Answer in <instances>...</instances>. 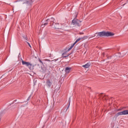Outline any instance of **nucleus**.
Here are the masks:
<instances>
[{"instance_id":"nucleus-5","label":"nucleus","mask_w":128,"mask_h":128,"mask_svg":"<svg viewBox=\"0 0 128 128\" xmlns=\"http://www.w3.org/2000/svg\"><path fill=\"white\" fill-rule=\"evenodd\" d=\"M126 114H128V110H126L122 112H119L116 114V116H124Z\"/></svg>"},{"instance_id":"nucleus-14","label":"nucleus","mask_w":128,"mask_h":128,"mask_svg":"<svg viewBox=\"0 0 128 128\" xmlns=\"http://www.w3.org/2000/svg\"><path fill=\"white\" fill-rule=\"evenodd\" d=\"M102 100H108V96H104L103 98H102Z\"/></svg>"},{"instance_id":"nucleus-18","label":"nucleus","mask_w":128,"mask_h":128,"mask_svg":"<svg viewBox=\"0 0 128 128\" xmlns=\"http://www.w3.org/2000/svg\"><path fill=\"white\" fill-rule=\"evenodd\" d=\"M104 54H106V53L104 52L102 53V55L103 56H104Z\"/></svg>"},{"instance_id":"nucleus-10","label":"nucleus","mask_w":128,"mask_h":128,"mask_svg":"<svg viewBox=\"0 0 128 128\" xmlns=\"http://www.w3.org/2000/svg\"><path fill=\"white\" fill-rule=\"evenodd\" d=\"M70 70H72V68L66 67L65 68V72L66 74H70Z\"/></svg>"},{"instance_id":"nucleus-2","label":"nucleus","mask_w":128,"mask_h":128,"mask_svg":"<svg viewBox=\"0 0 128 128\" xmlns=\"http://www.w3.org/2000/svg\"><path fill=\"white\" fill-rule=\"evenodd\" d=\"M86 38H88V36H84L83 38H78V39H77L76 41L73 44H72L68 50V52H70V50L74 46L76 45V42H80V40H86Z\"/></svg>"},{"instance_id":"nucleus-23","label":"nucleus","mask_w":128,"mask_h":128,"mask_svg":"<svg viewBox=\"0 0 128 128\" xmlns=\"http://www.w3.org/2000/svg\"><path fill=\"white\" fill-rule=\"evenodd\" d=\"M118 110H120V109H118Z\"/></svg>"},{"instance_id":"nucleus-7","label":"nucleus","mask_w":128,"mask_h":128,"mask_svg":"<svg viewBox=\"0 0 128 128\" xmlns=\"http://www.w3.org/2000/svg\"><path fill=\"white\" fill-rule=\"evenodd\" d=\"M46 84L48 88H50V86H52V83L50 79H48L46 81Z\"/></svg>"},{"instance_id":"nucleus-21","label":"nucleus","mask_w":128,"mask_h":128,"mask_svg":"<svg viewBox=\"0 0 128 128\" xmlns=\"http://www.w3.org/2000/svg\"><path fill=\"white\" fill-rule=\"evenodd\" d=\"M24 40H28V38H24Z\"/></svg>"},{"instance_id":"nucleus-22","label":"nucleus","mask_w":128,"mask_h":128,"mask_svg":"<svg viewBox=\"0 0 128 128\" xmlns=\"http://www.w3.org/2000/svg\"><path fill=\"white\" fill-rule=\"evenodd\" d=\"M80 34H84V33H80Z\"/></svg>"},{"instance_id":"nucleus-19","label":"nucleus","mask_w":128,"mask_h":128,"mask_svg":"<svg viewBox=\"0 0 128 128\" xmlns=\"http://www.w3.org/2000/svg\"><path fill=\"white\" fill-rule=\"evenodd\" d=\"M56 60H58V59H56L52 60V62H56Z\"/></svg>"},{"instance_id":"nucleus-15","label":"nucleus","mask_w":128,"mask_h":128,"mask_svg":"<svg viewBox=\"0 0 128 128\" xmlns=\"http://www.w3.org/2000/svg\"><path fill=\"white\" fill-rule=\"evenodd\" d=\"M62 56H64V58H68V56H70V54H68L66 56V55L64 56V54H63Z\"/></svg>"},{"instance_id":"nucleus-8","label":"nucleus","mask_w":128,"mask_h":128,"mask_svg":"<svg viewBox=\"0 0 128 128\" xmlns=\"http://www.w3.org/2000/svg\"><path fill=\"white\" fill-rule=\"evenodd\" d=\"M48 22H50V26H54V18H48Z\"/></svg>"},{"instance_id":"nucleus-1","label":"nucleus","mask_w":128,"mask_h":128,"mask_svg":"<svg viewBox=\"0 0 128 128\" xmlns=\"http://www.w3.org/2000/svg\"><path fill=\"white\" fill-rule=\"evenodd\" d=\"M99 36L100 38L102 36H114V34L110 32H106L104 31L99 32Z\"/></svg>"},{"instance_id":"nucleus-4","label":"nucleus","mask_w":128,"mask_h":128,"mask_svg":"<svg viewBox=\"0 0 128 128\" xmlns=\"http://www.w3.org/2000/svg\"><path fill=\"white\" fill-rule=\"evenodd\" d=\"M22 64L25 65L26 66H28V68L32 70V64H30V62H26L25 61H24V60H22Z\"/></svg>"},{"instance_id":"nucleus-20","label":"nucleus","mask_w":128,"mask_h":128,"mask_svg":"<svg viewBox=\"0 0 128 128\" xmlns=\"http://www.w3.org/2000/svg\"><path fill=\"white\" fill-rule=\"evenodd\" d=\"M70 102H69V104H68V107L67 108H70Z\"/></svg>"},{"instance_id":"nucleus-16","label":"nucleus","mask_w":128,"mask_h":128,"mask_svg":"<svg viewBox=\"0 0 128 128\" xmlns=\"http://www.w3.org/2000/svg\"><path fill=\"white\" fill-rule=\"evenodd\" d=\"M38 62H40V64H44V63L42 62V60H40V59H38Z\"/></svg>"},{"instance_id":"nucleus-24","label":"nucleus","mask_w":128,"mask_h":128,"mask_svg":"<svg viewBox=\"0 0 128 128\" xmlns=\"http://www.w3.org/2000/svg\"><path fill=\"white\" fill-rule=\"evenodd\" d=\"M124 4H123V6H124Z\"/></svg>"},{"instance_id":"nucleus-13","label":"nucleus","mask_w":128,"mask_h":128,"mask_svg":"<svg viewBox=\"0 0 128 128\" xmlns=\"http://www.w3.org/2000/svg\"><path fill=\"white\" fill-rule=\"evenodd\" d=\"M94 36H96V38H100V33L97 32V33L95 34L94 36H92L90 38H94Z\"/></svg>"},{"instance_id":"nucleus-6","label":"nucleus","mask_w":128,"mask_h":128,"mask_svg":"<svg viewBox=\"0 0 128 128\" xmlns=\"http://www.w3.org/2000/svg\"><path fill=\"white\" fill-rule=\"evenodd\" d=\"M53 28H55V30H60L62 28L60 27V25L59 24H53Z\"/></svg>"},{"instance_id":"nucleus-9","label":"nucleus","mask_w":128,"mask_h":128,"mask_svg":"<svg viewBox=\"0 0 128 128\" xmlns=\"http://www.w3.org/2000/svg\"><path fill=\"white\" fill-rule=\"evenodd\" d=\"M24 4H32L33 0H23Z\"/></svg>"},{"instance_id":"nucleus-12","label":"nucleus","mask_w":128,"mask_h":128,"mask_svg":"<svg viewBox=\"0 0 128 128\" xmlns=\"http://www.w3.org/2000/svg\"><path fill=\"white\" fill-rule=\"evenodd\" d=\"M82 66L83 68H88L90 66V64L88 63L85 65H83Z\"/></svg>"},{"instance_id":"nucleus-3","label":"nucleus","mask_w":128,"mask_h":128,"mask_svg":"<svg viewBox=\"0 0 128 128\" xmlns=\"http://www.w3.org/2000/svg\"><path fill=\"white\" fill-rule=\"evenodd\" d=\"M72 24H73V26H82V21L74 19L72 20Z\"/></svg>"},{"instance_id":"nucleus-11","label":"nucleus","mask_w":128,"mask_h":128,"mask_svg":"<svg viewBox=\"0 0 128 128\" xmlns=\"http://www.w3.org/2000/svg\"><path fill=\"white\" fill-rule=\"evenodd\" d=\"M48 22H50L48 21V19H47L46 20L45 22L42 24L41 26H42V28H44L46 26H48Z\"/></svg>"},{"instance_id":"nucleus-17","label":"nucleus","mask_w":128,"mask_h":128,"mask_svg":"<svg viewBox=\"0 0 128 128\" xmlns=\"http://www.w3.org/2000/svg\"><path fill=\"white\" fill-rule=\"evenodd\" d=\"M27 42L30 48H32V46H30V42Z\"/></svg>"}]
</instances>
